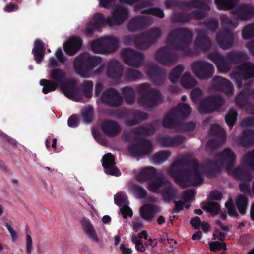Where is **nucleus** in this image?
Here are the masks:
<instances>
[{"mask_svg": "<svg viewBox=\"0 0 254 254\" xmlns=\"http://www.w3.org/2000/svg\"><path fill=\"white\" fill-rule=\"evenodd\" d=\"M191 68L195 76L200 79L211 78L214 71V66L212 64L202 60L193 62Z\"/></svg>", "mask_w": 254, "mask_h": 254, "instance_id": "1a4fd4ad", "label": "nucleus"}, {"mask_svg": "<svg viewBox=\"0 0 254 254\" xmlns=\"http://www.w3.org/2000/svg\"><path fill=\"white\" fill-rule=\"evenodd\" d=\"M237 69L244 80L254 79V63L246 61L238 65Z\"/></svg>", "mask_w": 254, "mask_h": 254, "instance_id": "5701e85b", "label": "nucleus"}, {"mask_svg": "<svg viewBox=\"0 0 254 254\" xmlns=\"http://www.w3.org/2000/svg\"><path fill=\"white\" fill-rule=\"evenodd\" d=\"M209 133L211 136L220 138L221 140H225L226 137L225 130L218 124L211 126Z\"/></svg>", "mask_w": 254, "mask_h": 254, "instance_id": "09e8293b", "label": "nucleus"}, {"mask_svg": "<svg viewBox=\"0 0 254 254\" xmlns=\"http://www.w3.org/2000/svg\"><path fill=\"white\" fill-rule=\"evenodd\" d=\"M180 84L186 89H190L196 85V81L189 72H186L180 79Z\"/></svg>", "mask_w": 254, "mask_h": 254, "instance_id": "4c0bfd02", "label": "nucleus"}, {"mask_svg": "<svg viewBox=\"0 0 254 254\" xmlns=\"http://www.w3.org/2000/svg\"><path fill=\"white\" fill-rule=\"evenodd\" d=\"M190 112L191 108L190 105L186 103H180L165 115L162 122L163 126L167 129L175 128L179 119H185Z\"/></svg>", "mask_w": 254, "mask_h": 254, "instance_id": "423d86ee", "label": "nucleus"}, {"mask_svg": "<svg viewBox=\"0 0 254 254\" xmlns=\"http://www.w3.org/2000/svg\"><path fill=\"white\" fill-rule=\"evenodd\" d=\"M242 164L254 171V149L243 157Z\"/></svg>", "mask_w": 254, "mask_h": 254, "instance_id": "3c124183", "label": "nucleus"}, {"mask_svg": "<svg viewBox=\"0 0 254 254\" xmlns=\"http://www.w3.org/2000/svg\"><path fill=\"white\" fill-rule=\"evenodd\" d=\"M168 172L183 188L199 185L204 181L199 163L194 159L183 158L173 164Z\"/></svg>", "mask_w": 254, "mask_h": 254, "instance_id": "f03ea898", "label": "nucleus"}, {"mask_svg": "<svg viewBox=\"0 0 254 254\" xmlns=\"http://www.w3.org/2000/svg\"><path fill=\"white\" fill-rule=\"evenodd\" d=\"M91 47L95 53H107L103 37L93 41L91 43Z\"/></svg>", "mask_w": 254, "mask_h": 254, "instance_id": "79ce46f5", "label": "nucleus"}, {"mask_svg": "<svg viewBox=\"0 0 254 254\" xmlns=\"http://www.w3.org/2000/svg\"><path fill=\"white\" fill-rule=\"evenodd\" d=\"M115 163V157L111 153H108L103 156L102 164L104 169H105V167L113 166Z\"/></svg>", "mask_w": 254, "mask_h": 254, "instance_id": "338daca9", "label": "nucleus"}, {"mask_svg": "<svg viewBox=\"0 0 254 254\" xmlns=\"http://www.w3.org/2000/svg\"><path fill=\"white\" fill-rule=\"evenodd\" d=\"M165 184L164 179L162 177H157L148 183V189L153 193H158L160 187Z\"/></svg>", "mask_w": 254, "mask_h": 254, "instance_id": "c03bdc74", "label": "nucleus"}, {"mask_svg": "<svg viewBox=\"0 0 254 254\" xmlns=\"http://www.w3.org/2000/svg\"><path fill=\"white\" fill-rule=\"evenodd\" d=\"M238 113L234 109H230L225 116V121L230 128L232 127L236 124Z\"/></svg>", "mask_w": 254, "mask_h": 254, "instance_id": "5fc2aeb1", "label": "nucleus"}, {"mask_svg": "<svg viewBox=\"0 0 254 254\" xmlns=\"http://www.w3.org/2000/svg\"><path fill=\"white\" fill-rule=\"evenodd\" d=\"M94 110L93 108L91 106L85 107L82 111L81 115L83 121L86 123H91L93 118Z\"/></svg>", "mask_w": 254, "mask_h": 254, "instance_id": "13d9d810", "label": "nucleus"}, {"mask_svg": "<svg viewBox=\"0 0 254 254\" xmlns=\"http://www.w3.org/2000/svg\"><path fill=\"white\" fill-rule=\"evenodd\" d=\"M195 195V192L194 189H189L183 191L181 199L185 202L191 201Z\"/></svg>", "mask_w": 254, "mask_h": 254, "instance_id": "774afa93", "label": "nucleus"}, {"mask_svg": "<svg viewBox=\"0 0 254 254\" xmlns=\"http://www.w3.org/2000/svg\"><path fill=\"white\" fill-rule=\"evenodd\" d=\"M139 95L138 103L141 106L153 108L157 106L163 100V96L159 91L151 88L147 83H142L136 88Z\"/></svg>", "mask_w": 254, "mask_h": 254, "instance_id": "39448f33", "label": "nucleus"}, {"mask_svg": "<svg viewBox=\"0 0 254 254\" xmlns=\"http://www.w3.org/2000/svg\"><path fill=\"white\" fill-rule=\"evenodd\" d=\"M214 86L216 90L223 92L227 95L233 93L234 89L231 82L221 76H215L213 78Z\"/></svg>", "mask_w": 254, "mask_h": 254, "instance_id": "412c9836", "label": "nucleus"}, {"mask_svg": "<svg viewBox=\"0 0 254 254\" xmlns=\"http://www.w3.org/2000/svg\"><path fill=\"white\" fill-rule=\"evenodd\" d=\"M131 189L138 198L144 199L146 198L147 195V192L145 189L138 184H132L131 187Z\"/></svg>", "mask_w": 254, "mask_h": 254, "instance_id": "4d7b16f0", "label": "nucleus"}, {"mask_svg": "<svg viewBox=\"0 0 254 254\" xmlns=\"http://www.w3.org/2000/svg\"><path fill=\"white\" fill-rule=\"evenodd\" d=\"M151 22V19L149 16H137L129 21L127 27L130 32H139L148 28Z\"/></svg>", "mask_w": 254, "mask_h": 254, "instance_id": "4468645a", "label": "nucleus"}, {"mask_svg": "<svg viewBox=\"0 0 254 254\" xmlns=\"http://www.w3.org/2000/svg\"><path fill=\"white\" fill-rule=\"evenodd\" d=\"M181 7L189 9L197 8L199 10H194L189 13L190 21L192 19L195 20H202L206 16V11L210 10L211 8L205 2L201 0H189L180 1L178 2Z\"/></svg>", "mask_w": 254, "mask_h": 254, "instance_id": "0eeeda50", "label": "nucleus"}, {"mask_svg": "<svg viewBox=\"0 0 254 254\" xmlns=\"http://www.w3.org/2000/svg\"><path fill=\"white\" fill-rule=\"evenodd\" d=\"M61 90L68 98L75 101L82 99V94L72 79H67L60 86Z\"/></svg>", "mask_w": 254, "mask_h": 254, "instance_id": "ddd939ff", "label": "nucleus"}, {"mask_svg": "<svg viewBox=\"0 0 254 254\" xmlns=\"http://www.w3.org/2000/svg\"><path fill=\"white\" fill-rule=\"evenodd\" d=\"M134 45L137 49L142 50L148 48L151 46V44L148 41L145 33H143L135 36Z\"/></svg>", "mask_w": 254, "mask_h": 254, "instance_id": "e433bc0d", "label": "nucleus"}, {"mask_svg": "<svg viewBox=\"0 0 254 254\" xmlns=\"http://www.w3.org/2000/svg\"><path fill=\"white\" fill-rule=\"evenodd\" d=\"M226 58L229 63L233 64H241L248 60V56L246 53L240 51H232L228 52Z\"/></svg>", "mask_w": 254, "mask_h": 254, "instance_id": "393cba45", "label": "nucleus"}, {"mask_svg": "<svg viewBox=\"0 0 254 254\" xmlns=\"http://www.w3.org/2000/svg\"><path fill=\"white\" fill-rule=\"evenodd\" d=\"M171 21L173 23H187L190 21L189 13L185 12H178L174 13L171 17Z\"/></svg>", "mask_w": 254, "mask_h": 254, "instance_id": "864d4df0", "label": "nucleus"}, {"mask_svg": "<svg viewBox=\"0 0 254 254\" xmlns=\"http://www.w3.org/2000/svg\"><path fill=\"white\" fill-rule=\"evenodd\" d=\"M207 35V31L206 30L199 29L197 31V35L194 44L196 48L203 52H207L210 50L212 43Z\"/></svg>", "mask_w": 254, "mask_h": 254, "instance_id": "a211bd4d", "label": "nucleus"}, {"mask_svg": "<svg viewBox=\"0 0 254 254\" xmlns=\"http://www.w3.org/2000/svg\"><path fill=\"white\" fill-rule=\"evenodd\" d=\"M81 225L84 232L90 240L96 243L99 242L95 229L89 219L84 217L81 220Z\"/></svg>", "mask_w": 254, "mask_h": 254, "instance_id": "bb28decb", "label": "nucleus"}, {"mask_svg": "<svg viewBox=\"0 0 254 254\" xmlns=\"http://www.w3.org/2000/svg\"><path fill=\"white\" fill-rule=\"evenodd\" d=\"M123 67L120 62L115 60H111L107 69L108 76L113 79H119L122 76Z\"/></svg>", "mask_w": 254, "mask_h": 254, "instance_id": "4be33fe9", "label": "nucleus"}, {"mask_svg": "<svg viewBox=\"0 0 254 254\" xmlns=\"http://www.w3.org/2000/svg\"><path fill=\"white\" fill-rule=\"evenodd\" d=\"M143 75L141 72L132 68H128L124 73V77L127 81H134L141 79Z\"/></svg>", "mask_w": 254, "mask_h": 254, "instance_id": "58836bf2", "label": "nucleus"}, {"mask_svg": "<svg viewBox=\"0 0 254 254\" xmlns=\"http://www.w3.org/2000/svg\"><path fill=\"white\" fill-rule=\"evenodd\" d=\"M118 117L125 119V125L132 127L148 119V114L136 109H124L119 112Z\"/></svg>", "mask_w": 254, "mask_h": 254, "instance_id": "6e6552de", "label": "nucleus"}, {"mask_svg": "<svg viewBox=\"0 0 254 254\" xmlns=\"http://www.w3.org/2000/svg\"><path fill=\"white\" fill-rule=\"evenodd\" d=\"M219 10H230L237 7L238 0H214Z\"/></svg>", "mask_w": 254, "mask_h": 254, "instance_id": "f704fd0d", "label": "nucleus"}, {"mask_svg": "<svg viewBox=\"0 0 254 254\" xmlns=\"http://www.w3.org/2000/svg\"><path fill=\"white\" fill-rule=\"evenodd\" d=\"M141 14H150L160 18L164 17L163 10L159 7L149 8L141 11Z\"/></svg>", "mask_w": 254, "mask_h": 254, "instance_id": "e2e57ef3", "label": "nucleus"}, {"mask_svg": "<svg viewBox=\"0 0 254 254\" xmlns=\"http://www.w3.org/2000/svg\"><path fill=\"white\" fill-rule=\"evenodd\" d=\"M233 175L237 179L247 182H251L252 177L247 169L242 165L239 166L233 170Z\"/></svg>", "mask_w": 254, "mask_h": 254, "instance_id": "72a5a7b5", "label": "nucleus"}, {"mask_svg": "<svg viewBox=\"0 0 254 254\" xmlns=\"http://www.w3.org/2000/svg\"><path fill=\"white\" fill-rule=\"evenodd\" d=\"M50 77L59 87L66 80L65 72L60 68L52 69L50 72Z\"/></svg>", "mask_w": 254, "mask_h": 254, "instance_id": "473e14b6", "label": "nucleus"}, {"mask_svg": "<svg viewBox=\"0 0 254 254\" xmlns=\"http://www.w3.org/2000/svg\"><path fill=\"white\" fill-rule=\"evenodd\" d=\"M40 84L43 86L42 92L45 94L56 90L59 87L57 83L54 81L45 79H41L40 81Z\"/></svg>", "mask_w": 254, "mask_h": 254, "instance_id": "37998d69", "label": "nucleus"}, {"mask_svg": "<svg viewBox=\"0 0 254 254\" xmlns=\"http://www.w3.org/2000/svg\"><path fill=\"white\" fill-rule=\"evenodd\" d=\"M82 92L84 96L87 98H90L92 96L93 82L92 81L86 80L81 85Z\"/></svg>", "mask_w": 254, "mask_h": 254, "instance_id": "6e6d98bb", "label": "nucleus"}, {"mask_svg": "<svg viewBox=\"0 0 254 254\" xmlns=\"http://www.w3.org/2000/svg\"><path fill=\"white\" fill-rule=\"evenodd\" d=\"M239 144L244 147H248L254 144V130L245 129L239 138Z\"/></svg>", "mask_w": 254, "mask_h": 254, "instance_id": "2f4dec72", "label": "nucleus"}, {"mask_svg": "<svg viewBox=\"0 0 254 254\" xmlns=\"http://www.w3.org/2000/svg\"><path fill=\"white\" fill-rule=\"evenodd\" d=\"M129 16L128 9L121 5L116 6L111 13V16L107 18V24L110 27L122 25Z\"/></svg>", "mask_w": 254, "mask_h": 254, "instance_id": "9b49d317", "label": "nucleus"}, {"mask_svg": "<svg viewBox=\"0 0 254 254\" xmlns=\"http://www.w3.org/2000/svg\"><path fill=\"white\" fill-rule=\"evenodd\" d=\"M103 39L107 53L117 50L119 47V40L117 38L113 36H106L103 37Z\"/></svg>", "mask_w": 254, "mask_h": 254, "instance_id": "c9c22d12", "label": "nucleus"}, {"mask_svg": "<svg viewBox=\"0 0 254 254\" xmlns=\"http://www.w3.org/2000/svg\"><path fill=\"white\" fill-rule=\"evenodd\" d=\"M159 208L153 204H147L140 208V214L142 218L150 221L153 219L155 214L157 213Z\"/></svg>", "mask_w": 254, "mask_h": 254, "instance_id": "7c9ffc66", "label": "nucleus"}, {"mask_svg": "<svg viewBox=\"0 0 254 254\" xmlns=\"http://www.w3.org/2000/svg\"><path fill=\"white\" fill-rule=\"evenodd\" d=\"M82 40L79 37H71L63 45L64 52L70 56L75 54L81 48Z\"/></svg>", "mask_w": 254, "mask_h": 254, "instance_id": "b1692460", "label": "nucleus"}, {"mask_svg": "<svg viewBox=\"0 0 254 254\" xmlns=\"http://www.w3.org/2000/svg\"><path fill=\"white\" fill-rule=\"evenodd\" d=\"M221 23L223 28H236L238 23L236 21L233 20L231 18H229L226 15H222L221 17Z\"/></svg>", "mask_w": 254, "mask_h": 254, "instance_id": "680f3d73", "label": "nucleus"}, {"mask_svg": "<svg viewBox=\"0 0 254 254\" xmlns=\"http://www.w3.org/2000/svg\"><path fill=\"white\" fill-rule=\"evenodd\" d=\"M184 70V66L182 64H179L174 67L169 75V79L170 81L173 83L177 82Z\"/></svg>", "mask_w": 254, "mask_h": 254, "instance_id": "a18cd8bd", "label": "nucleus"}, {"mask_svg": "<svg viewBox=\"0 0 254 254\" xmlns=\"http://www.w3.org/2000/svg\"><path fill=\"white\" fill-rule=\"evenodd\" d=\"M160 193L164 201L169 203L177 199L178 192L177 189L170 185L164 187L160 191Z\"/></svg>", "mask_w": 254, "mask_h": 254, "instance_id": "c85d7f7f", "label": "nucleus"}, {"mask_svg": "<svg viewBox=\"0 0 254 254\" xmlns=\"http://www.w3.org/2000/svg\"><path fill=\"white\" fill-rule=\"evenodd\" d=\"M224 102V98L220 96H209L201 101L199 106V110L202 113H209L214 111H219Z\"/></svg>", "mask_w": 254, "mask_h": 254, "instance_id": "9d476101", "label": "nucleus"}, {"mask_svg": "<svg viewBox=\"0 0 254 254\" xmlns=\"http://www.w3.org/2000/svg\"><path fill=\"white\" fill-rule=\"evenodd\" d=\"M46 48L42 41L37 39L34 41V47L32 49V53L34 60L37 64H40L43 60L45 53Z\"/></svg>", "mask_w": 254, "mask_h": 254, "instance_id": "c756f323", "label": "nucleus"}, {"mask_svg": "<svg viewBox=\"0 0 254 254\" xmlns=\"http://www.w3.org/2000/svg\"><path fill=\"white\" fill-rule=\"evenodd\" d=\"M192 37V32L189 29L177 28L172 30L168 35L167 46L161 47L156 51L155 59L164 65H169L177 61L178 59L177 54L172 52L169 46L177 51H181L184 56L191 55V50L189 47Z\"/></svg>", "mask_w": 254, "mask_h": 254, "instance_id": "f257e3e1", "label": "nucleus"}, {"mask_svg": "<svg viewBox=\"0 0 254 254\" xmlns=\"http://www.w3.org/2000/svg\"><path fill=\"white\" fill-rule=\"evenodd\" d=\"M240 19L247 20L254 17V7L249 5H241L235 10Z\"/></svg>", "mask_w": 254, "mask_h": 254, "instance_id": "a878e982", "label": "nucleus"}, {"mask_svg": "<svg viewBox=\"0 0 254 254\" xmlns=\"http://www.w3.org/2000/svg\"><path fill=\"white\" fill-rule=\"evenodd\" d=\"M203 25L208 30L214 33L218 28L219 22L215 19L209 18L204 22Z\"/></svg>", "mask_w": 254, "mask_h": 254, "instance_id": "69168bd1", "label": "nucleus"}, {"mask_svg": "<svg viewBox=\"0 0 254 254\" xmlns=\"http://www.w3.org/2000/svg\"><path fill=\"white\" fill-rule=\"evenodd\" d=\"M242 37L244 40L254 37V23L246 25L242 31Z\"/></svg>", "mask_w": 254, "mask_h": 254, "instance_id": "bf43d9fd", "label": "nucleus"}, {"mask_svg": "<svg viewBox=\"0 0 254 254\" xmlns=\"http://www.w3.org/2000/svg\"><path fill=\"white\" fill-rule=\"evenodd\" d=\"M219 161L207 159L204 163V172L210 178L216 176L225 167L231 171L236 160V155L231 148H226L217 154Z\"/></svg>", "mask_w": 254, "mask_h": 254, "instance_id": "7ed1b4c3", "label": "nucleus"}, {"mask_svg": "<svg viewBox=\"0 0 254 254\" xmlns=\"http://www.w3.org/2000/svg\"><path fill=\"white\" fill-rule=\"evenodd\" d=\"M202 208L212 215L218 214L220 211V206L216 202H208L202 203Z\"/></svg>", "mask_w": 254, "mask_h": 254, "instance_id": "de8ad7c7", "label": "nucleus"}, {"mask_svg": "<svg viewBox=\"0 0 254 254\" xmlns=\"http://www.w3.org/2000/svg\"><path fill=\"white\" fill-rule=\"evenodd\" d=\"M248 204V200L244 195H240L236 200L237 209L241 215H244L246 212V208Z\"/></svg>", "mask_w": 254, "mask_h": 254, "instance_id": "49530a36", "label": "nucleus"}, {"mask_svg": "<svg viewBox=\"0 0 254 254\" xmlns=\"http://www.w3.org/2000/svg\"><path fill=\"white\" fill-rule=\"evenodd\" d=\"M121 55L125 64L136 67H139L140 66L144 59V55L142 53L130 48L122 49Z\"/></svg>", "mask_w": 254, "mask_h": 254, "instance_id": "f8f14e48", "label": "nucleus"}, {"mask_svg": "<svg viewBox=\"0 0 254 254\" xmlns=\"http://www.w3.org/2000/svg\"><path fill=\"white\" fill-rule=\"evenodd\" d=\"M93 24L99 29L101 28L105 24H107V18L106 19L104 15L102 13H96L93 17Z\"/></svg>", "mask_w": 254, "mask_h": 254, "instance_id": "0e129e2a", "label": "nucleus"}, {"mask_svg": "<svg viewBox=\"0 0 254 254\" xmlns=\"http://www.w3.org/2000/svg\"><path fill=\"white\" fill-rule=\"evenodd\" d=\"M102 58L83 53L77 56L73 61V68L75 72L82 77H88L91 71L100 64Z\"/></svg>", "mask_w": 254, "mask_h": 254, "instance_id": "20e7f679", "label": "nucleus"}, {"mask_svg": "<svg viewBox=\"0 0 254 254\" xmlns=\"http://www.w3.org/2000/svg\"><path fill=\"white\" fill-rule=\"evenodd\" d=\"M144 33L151 45L155 43L158 38L161 37L162 31L159 28L155 27L149 29Z\"/></svg>", "mask_w": 254, "mask_h": 254, "instance_id": "a19ab883", "label": "nucleus"}, {"mask_svg": "<svg viewBox=\"0 0 254 254\" xmlns=\"http://www.w3.org/2000/svg\"><path fill=\"white\" fill-rule=\"evenodd\" d=\"M101 129L104 134L109 137H116L121 131L118 122L111 120L103 122L101 124Z\"/></svg>", "mask_w": 254, "mask_h": 254, "instance_id": "aec40b11", "label": "nucleus"}, {"mask_svg": "<svg viewBox=\"0 0 254 254\" xmlns=\"http://www.w3.org/2000/svg\"><path fill=\"white\" fill-rule=\"evenodd\" d=\"M170 156V151H161L154 154L152 159L154 162L159 163L167 160Z\"/></svg>", "mask_w": 254, "mask_h": 254, "instance_id": "052dcab7", "label": "nucleus"}, {"mask_svg": "<svg viewBox=\"0 0 254 254\" xmlns=\"http://www.w3.org/2000/svg\"><path fill=\"white\" fill-rule=\"evenodd\" d=\"M141 156L150 155L152 151L153 146L152 142L148 139H143L139 141Z\"/></svg>", "mask_w": 254, "mask_h": 254, "instance_id": "603ef678", "label": "nucleus"}, {"mask_svg": "<svg viewBox=\"0 0 254 254\" xmlns=\"http://www.w3.org/2000/svg\"><path fill=\"white\" fill-rule=\"evenodd\" d=\"M101 101L111 107L120 106L123 99L120 94L114 88H109L106 89L101 96Z\"/></svg>", "mask_w": 254, "mask_h": 254, "instance_id": "2eb2a0df", "label": "nucleus"}, {"mask_svg": "<svg viewBox=\"0 0 254 254\" xmlns=\"http://www.w3.org/2000/svg\"><path fill=\"white\" fill-rule=\"evenodd\" d=\"M208 57L215 63L220 72L226 73L230 70V65L227 58H226L218 52H211L208 54Z\"/></svg>", "mask_w": 254, "mask_h": 254, "instance_id": "6ab92c4d", "label": "nucleus"}, {"mask_svg": "<svg viewBox=\"0 0 254 254\" xmlns=\"http://www.w3.org/2000/svg\"><path fill=\"white\" fill-rule=\"evenodd\" d=\"M176 127V130L179 132L191 131L195 129L196 124L192 122L180 123L178 121V123L175 125V128Z\"/></svg>", "mask_w": 254, "mask_h": 254, "instance_id": "8fccbe9b", "label": "nucleus"}, {"mask_svg": "<svg viewBox=\"0 0 254 254\" xmlns=\"http://www.w3.org/2000/svg\"><path fill=\"white\" fill-rule=\"evenodd\" d=\"M234 36L228 28H225L216 35V41L219 46L224 50L231 48L234 43Z\"/></svg>", "mask_w": 254, "mask_h": 254, "instance_id": "f3484780", "label": "nucleus"}, {"mask_svg": "<svg viewBox=\"0 0 254 254\" xmlns=\"http://www.w3.org/2000/svg\"><path fill=\"white\" fill-rule=\"evenodd\" d=\"M157 176V170L153 167L143 168L136 175V178L139 183H144L154 179Z\"/></svg>", "mask_w": 254, "mask_h": 254, "instance_id": "cd10ccee", "label": "nucleus"}, {"mask_svg": "<svg viewBox=\"0 0 254 254\" xmlns=\"http://www.w3.org/2000/svg\"><path fill=\"white\" fill-rule=\"evenodd\" d=\"M122 93L127 104L132 105L134 103L135 99V94L132 88L125 86L122 88Z\"/></svg>", "mask_w": 254, "mask_h": 254, "instance_id": "ea45409f", "label": "nucleus"}, {"mask_svg": "<svg viewBox=\"0 0 254 254\" xmlns=\"http://www.w3.org/2000/svg\"><path fill=\"white\" fill-rule=\"evenodd\" d=\"M146 74L154 84L161 85L164 83L166 70L152 63L146 70Z\"/></svg>", "mask_w": 254, "mask_h": 254, "instance_id": "dca6fc26", "label": "nucleus"}]
</instances>
